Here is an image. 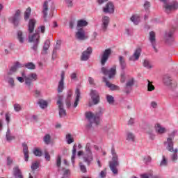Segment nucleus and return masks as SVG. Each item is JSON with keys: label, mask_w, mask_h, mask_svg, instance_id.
Wrapping results in <instances>:
<instances>
[{"label": "nucleus", "mask_w": 178, "mask_h": 178, "mask_svg": "<svg viewBox=\"0 0 178 178\" xmlns=\"http://www.w3.org/2000/svg\"><path fill=\"white\" fill-rule=\"evenodd\" d=\"M43 141L47 145L51 144V135L46 134L43 138Z\"/></svg>", "instance_id": "nucleus-40"}, {"label": "nucleus", "mask_w": 178, "mask_h": 178, "mask_svg": "<svg viewBox=\"0 0 178 178\" xmlns=\"http://www.w3.org/2000/svg\"><path fill=\"white\" fill-rule=\"evenodd\" d=\"M65 140L67 144H72V143H74V139L72 138V134H70L66 135Z\"/></svg>", "instance_id": "nucleus-45"}, {"label": "nucleus", "mask_w": 178, "mask_h": 178, "mask_svg": "<svg viewBox=\"0 0 178 178\" xmlns=\"http://www.w3.org/2000/svg\"><path fill=\"white\" fill-rule=\"evenodd\" d=\"M58 111L60 118H65V116H66V110L63 108V105L58 106Z\"/></svg>", "instance_id": "nucleus-35"}, {"label": "nucleus", "mask_w": 178, "mask_h": 178, "mask_svg": "<svg viewBox=\"0 0 178 178\" xmlns=\"http://www.w3.org/2000/svg\"><path fill=\"white\" fill-rule=\"evenodd\" d=\"M134 86V79L131 78V79H129L125 86V92L127 94H129L130 91H131V87Z\"/></svg>", "instance_id": "nucleus-19"}, {"label": "nucleus", "mask_w": 178, "mask_h": 178, "mask_svg": "<svg viewBox=\"0 0 178 178\" xmlns=\"http://www.w3.org/2000/svg\"><path fill=\"white\" fill-rule=\"evenodd\" d=\"M71 80H76L77 79V74L76 72H73L70 75Z\"/></svg>", "instance_id": "nucleus-61"}, {"label": "nucleus", "mask_w": 178, "mask_h": 178, "mask_svg": "<svg viewBox=\"0 0 178 178\" xmlns=\"http://www.w3.org/2000/svg\"><path fill=\"white\" fill-rule=\"evenodd\" d=\"M111 22V18L109 17L104 15L102 19V30L103 31H106L108 30V26H109V23Z\"/></svg>", "instance_id": "nucleus-16"}, {"label": "nucleus", "mask_w": 178, "mask_h": 178, "mask_svg": "<svg viewBox=\"0 0 178 178\" xmlns=\"http://www.w3.org/2000/svg\"><path fill=\"white\" fill-rule=\"evenodd\" d=\"M163 81L165 86L176 87V84L172 83V78L169 75H165Z\"/></svg>", "instance_id": "nucleus-25"}, {"label": "nucleus", "mask_w": 178, "mask_h": 178, "mask_svg": "<svg viewBox=\"0 0 178 178\" xmlns=\"http://www.w3.org/2000/svg\"><path fill=\"white\" fill-rule=\"evenodd\" d=\"M38 104L42 109H45V108L48 106V103L47 102V101H44L43 99L39 100Z\"/></svg>", "instance_id": "nucleus-36"}, {"label": "nucleus", "mask_w": 178, "mask_h": 178, "mask_svg": "<svg viewBox=\"0 0 178 178\" xmlns=\"http://www.w3.org/2000/svg\"><path fill=\"white\" fill-rule=\"evenodd\" d=\"M149 6H151V4L148 1H145L144 3V8L147 10L149 9Z\"/></svg>", "instance_id": "nucleus-62"}, {"label": "nucleus", "mask_w": 178, "mask_h": 178, "mask_svg": "<svg viewBox=\"0 0 178 178\" xmlns=\"http://www.w3.org/2000/svg\"><path fill=\"white\" fill-rule=\"evenodd\" d=\"M92 54V48L89 47L86 51H84L81 56V60L86 61L88 59H90V56Z\"/></svg>", "instance_id": "nucleus-15"}, {"label": "nucleus", "mask_w": 178, "mask_h": 178, "mask_svg": "<svg viewBox=\"0 0 178 178\" xmlns=\"http://www.w3.org/2000/svg\"><path fill=\"white\" fill-rule=\"evenodd\" d=\"M99 176H100V177H102V178H105V177H106V172H105V171H104V170L101 171V172H100V174H99Z\"/></svg>", "instance_id": "nucleus-64"}, {"label": "nucleus", "mask_w": 178, "mask_h": 178, "mask_svg": "<svg viewBox=\"0 0 178 178\" xmlns=\"http://www.w3.org/2000/svg\"><path fill=\"white\" fill-rule=\"evenodd\" d=\"M134 139H135L134 134H133V133L128 132L127 134V141H131V143H134Z\"/></svg>", "instance_id": "nucleus-43"}, {"label": "nucleus", "mask_w": 178, "mask_h": 178, "mask_svg": "<svg viewBox=\"0 0 178 178\" xmlns=\"http://www.w3.org/2000/svg\"><path fill=\"white\" fill-rule=\"evenodd\" d=\"M7 83L10 86V87H15V79L12 77L7 78Z\"/></svg>", "instance_id": "nucleus-51"}, {"label": "nucleus", "mask_w": 178, "mask_h": 178, "mask_svg": "<svg viewBox=\"0 0 178 178\" xmlns=\"http://www.w3.org/2000/svg\"><path fill=\"white\" fill-rule=\"evenodd\" d=\"M143 66L144 67H146V69H152L153 66L152 64H151V62L149 60H144L143 61Z\"/></svg>", "instance_id": "nucleus-39"}, {"label": "nucleus", "mask_w": 178, "mask_h": 178, "mask_svg": "<svg viewBox=\"0 0 178 178\" xmlns=\"http://www.w3.org/2000/svg\"><path fill=\"white\" fill-rule=\"evenodd\" d=\"M29 42H31V49L34 52H37L38 49V44H40V30L35 31V33L29 36Z\"/></svg>", "instance_id": "nucleus-5"}, {"label": "nucleus", "mask_w": 178, "mask_h": 178, "mask_svg": "<svg viewBox=\"0 0 178 178\" xmlns=\"http://www.w3.org/2000/svg\"><path fill=\"white\" fill-rule=\"evenodd\" d=\"M60 44L57 42L53 49V52H56V53L58 52V50L60 49Z\"/></svg>", "instance_id": "nucleus-58"}, {"label": "nucleus", "mask_w": 178, "mask_h": 178, "mask_svg": "<svg viewBox=\"0 0 178 178\" xmlns=\"http://www.w3.org/2000/svg\"><path fill=\"white\" fill-rule=\"evenodd\" d=\"M165 144H168L167 149L170 151V152H174L173 154L171 155V161L172 162H176L177 161V148L173 149V138H168L167 141L165 143Z\"/></svg>", "instance_id": "nucleus-7"}, {"label": "nucleus", "mask_w": 178, "mask_h": 178, "mask_svg": "<svg viewBox=\"0 0 178 178\" xmlns=\"http://www.w3.org/2000/svg\"><path fill=\"white\" fill-rule=\"evenodd\" d=\"M155 37H156L155 32L154 31L149 32V40L152 44V47L154 49L155 52H158V50L156 49V39Z\"/></svg>", "instance_id": "nucleus-18"}, {"label": "nucleus", "mask_w": 178, "mask_h": 178, "mask_svg": "<svg viewBox=\"0 0 178 178\" xmlns=\"http://www.w3.org/2000/svg\"><path fill=\"white\" fill-rule=\"evenodd\" d=\"M126 81V76L124 75V72L121 74V83H124Z\"/></svg>", "instance_id": "nucleus-63"}, {"label": "nucleus", "mask_w": 178, "mask_h": 178, "mask_svg": "<svg viewBox=\"0 0 178 178\" xmlns=\"http://www.w3.org/2000/svg\"><path fill=\"white\" fill-rule=\"evenodd\" d=\"M13 175L15 177L23 178V175H22V171L20 170V168H19V166H15L13 168Z\"/></svg>", "instance_id": "nucleus-30"}, {"label": "nucleus", "mask_w": 178, "mask_h": 178, "mask_svg": "<svg viewBox=\"0 0 178 178\" xmlns=\"http://www.w3.org/2000/svg\"><path fill=\"white\" fill-rule=\"evenodd\" d=\"M33 154L35 156H41L42 155V152L38 149H35L33 150Z\"/></svg>", "instance_id": "nucleus-54"}, {"label": "nucleus", "mask_w": 178, "mask_h": 178, "mask_svg": "<svg viewBox=\"0 0 178 178\" xmlns=\"http://www.w3.org/2000/svg\"><path fill=\"white\" fill-rule=\"evenodd\" d=\"M17 39L21 44H23V42H24V38H23V33L21 31H19L17 32Z\"/></svg>", "instance_id": "nucleus-44"}, {"label": "nucleus", "mask_w": 178, "mask_h": 178, "mask_svg": "<svg viewBox=\"0 0 178 178\" xmlns=\"http://www.w3.org/2000/svg\"><path fill=\"white\" fill-rule=\"evenodd\" d=\"M164 38L165 40L166 44H172V42L175 41V38H173V32L170 31L168 33H166Z\"/></svg>", "instance_id": "nucleus-24"}, {"label": "nucleus", "mask_w": 178, "mask_h": 178, "mask_svg": "<svg viewBox=\"0 0 178 178\" xmlns=\"http://www.w3.org/2000/svg\"><path fill=\"white\" fill-rule=\"evenodd\" d=\"M77 152V145H74L72 147V154L71 156V161L72 165H74V159H76V153Z\"/></svg>", "instance_id": "nucleus-34"}, {"label": "nucleus", "mask_w": 178, "mask_h": 178, "mask_svg": "<svg viewBox=\"0 0 178 178\" xmlns=\"http://www.w3.org/2000/svg\"><path fill=\"white\" fill-rule=\"evenodd\" d=\"M26 67V69H29L30 70H34L35 69V64L33 63H26L24 65Z\"/></svg>", "instance_id": "nucleus-42"}, {"label": "nucleus", "mask_w": 178, "mask_h": 178, "mask_svg": "<svg viewBox=\"0 0 178 178\" xmlns=\"http://www.w3.org/2000/svg\"><path fill=\"white\" fill-rule=\"evenodd\" d=\"M103 12L104 13H114L115 12V6L113 5V3L109 1L108 2L106 6L103 8Z\"/></svg>", "instance_id": "nucleus-14"}, {"label": "nucleus", "mask_w": 178, "mask_h": 178, "mask_svg": "<svg viewBox=\"0 0 178 178\" xmlns=\"http://www.w3.org/2000/svg\"><path fill=\"white\" fill-rule=\"evenodd\" d=\"M81 95V92H80V89L77 88L75 90V101L72 105L73 108H77V105H79V102H80V97Z\"/></svg>", "instance_id": "nucleus-23"}, {"label": "nucleus", "mask_w": 178, "mask_h": 178, "mask_svg": "<svg viewBox=\"0 0 178 178\" xmlns=\"http://www.w3.org/2000/svg\"><path fill=\"white\" fill-rule=\"evenodd\" d=\"M106 101L108 103L110 104V105H112L115 102V98L111 95H106Z\"/></svg>", "instance_id": "nucleus-46"}, {"label": "nucleus", "mask_w": 178, "mask_h": 178, "mask_svg": "<svg viewBox=\"0 0 178 178\" xmlns=\"http://www.w3.org/2000/svg\"><path fill=\"white\" fill-rule=\"evenodd\" d=\"M14 111H15V112H20V111H22V106H20L19 104H15Z\"/></svg>", "instance_id": "nucleus-53"}, {"label": "nucleus", "mask_w": 178, "mask_h": 178, "mask_svg": "<svg viewBox=\"0 0 178 178\" xmlns=\"http://www.w3.org/2000/svg\"><path fill=\"white\" fill-rule=\"evenodd\" d=\"M147 91H154V90H155V86L152 85V82L147 80Z\"/></svg>", "instance_id": "nucleus-48"}, {"label": "nucleus", "mask_w": 178, "mask_h": 178, "mask_svg": "<svg viewBox=\"0 0 178 178\" xmlns=\"http://www.w3.org/2000/svg\"><path fill=\"white\" fill-rule=\"evenodd\" d=\"M22 76L24 79V84L27 90H31L34 87L33 81H37L38 80V75L35 72H31L28 75H26V73L22 72Z\"/></svg>", "instance_id": "nucleus-2"}, {"label": "nucleus", "mask_w": 178, "mask_h": 178, "mask_svg": "<svg viewBox=\"0 0 178 178\" xmlns=\"http://www.w3.org/2000/svg\"><path fill=\"white\" fill-rule=\"evenodd\" d=\"M20 10H16L14 16L10 17L8 18V22L14 24L15 27H17L19 26V21L20 20Z\"/></svg>", "instance_id": "nucleus-11"}, {"label": "nucleus", "mask_w": 178, "mask_h": 178, "mask_svg": "<svg viewBox=\"0 0 178 178\" xmlns=\"http://www.w3.org/2000/svg\"><path fill=\"white\" fill-rule=\"evenodd\" d=\"M112 54V49H106L102 54L100 57V63L102 66H104L108 62V59H109V56Z\"/></svg>", "instance_id": "nucleus-9"}, {"label": "nucleus", "mask_w": 178, "mask_h": 178, "mask_svg": "<svg viewBox=\"0 0 178 178\" xmlns=\"http://www.w3.org/2000/svg\"><path fill=\"white\" fill-rule=\"evenodd\" d=\"M111 155L113 157L111 159V161H109V167L111 172L114 175H118V166H119V158L118 157L116 151L113 147L111 149Z\"/></svg>", "instance_id": "nucleus-3"}, {"label": "nucleus", "mask_w": 178, "mask_h": 178, "mask_svg": "<svg viewBox=\"0 0 178 178\" xmlns=\"http://www.w3.org/2000/svg\"><path fill=\"white\" fill-rule=\"evenodd\" d=\"M6 137L7 141H12V140H15V136L10 135V129L9 128L7 130Z\"/></svg>", "instance_id": "nucleus-41"}, {"label": "nucleus", "mask_w": 178, "mask_h": 178, "mask_svg": "<svg viewBox=\"0 0 178 178\" xmlns=\"http://www.w3.org/2000/svg\"><path fill=\"white\" fill-rule=\"evenodd\" d=\"M73 95V92L72 90H68L67 93V99L65 100V104L67 108H70L72 106V96Z\"/></svg>", "instance_id": "nucleus-27"}, {"label": "nucleus", "mask_w": 178, "mask_h": 178, "mask_svg": "<svg viewBox=\"0 0 178 178\" xmlns=\"http://www.w3.org/2000/svg\"><path fill=\"white\" fill-rule=\"evenodd\" d=\"M85 151L86 155L83 157V162H86L88 166H90L92 161H94V156H92V145L90 143H86Z\"/></svg>", "instance_id": "nucleus-4"}, {"label": "nucleus", "mask_w": 178, "mask_h": 178, "mask_svg": "<svg viewBox=\"0 0 178 178\" xmlns=\"http://www.w3.org/2000/svg\"><path fill=\"white\" fill-rule=\"evenodd\" d=\"M104 112H105V109L99 107L95 113L92 112L86 113V119H88L90 124L95 123V124H99V122H101V116L104 115Z\"/></svg>", "instance_id": "nucleus-1"}, {"label": "nucleus", "mask_w": 178, "mask_h": 178, "mask_svg": "<svg viewBox=\"0 0 178 178\" xmlns=\"http://www.w3.org/2000/svg\"><path fill=\"white\" fill-rule=\"evenodd\" d=\"M31 15V8H28L25 13H24V20H29V19H30V16Z\"/></svg>", "instance_id": "nucleus-37"}, {"label": "nucleus", "mask_w": 178, "mask_h": 178, "mask_svg": "<svg viewBox=\"0 0 178 178\" xmlns=\"http://www.w3.org/2000/svg\"><path fill=\"white\" fill-rule=\"evenodd\" d=\"M75 38L79 41H85L88 39V35L86 34V31L83 28H76Z\"/></svg>", "instance_id": "nucleus-10"}, {"label": "nucleus", "mask_w": 178, "mask_h": 178, "mask_svg": "<svg viewBox=\"0 0 178 178\" xmlns=\"http://www.w3.org/2000/svg\"><path fill=\"white\" fill-rule=\"evenodd\" d=\"M161 2H163L164 4L163 6V9L165 13H172V12H175V10H178V2L173 1L172 3H168L166 0H160Z\"/></svg>", "instance_id": "nucleus-6"}, {"label": "nucleus", "mask_w": 178, "mask_h": 178, "mask_svg": "<svg viewBox=\"0 0 178 178\" xmlns=\"http://www.w3.org/2000/svg\"><path fill=\"white\" fill-rule=\"evenodd\" d=\"M51 44V42L49 40H47L44 42V44L43 46V51H42V55H47L48 49H49V45Z\"/></svg>", "instance_id": "nucleus-32"}, {"label": "nucleus", "mask_w": 178, "mask_h": 178, "mask_svg": "<svg viewBox=\"0 0 178 178\" xmlns=\"http://www.w3.org/2000/svg\"><path fill=\"white\" fill-rule=\"evenodd\" d=\"M104 81H105L106 86L112 91H115V90H118V88H119L118 86H115L113 83H111L109 81H108V80H106V78H104Z\"/></svg>", "instance_id": "nucleus-31"}, {"label": "nucleus", "mask_w": 178, "mask_h": 178, "mask_svg": "<svg viewBox=\"0 0 178 178\" xmlns=\"http://www.w3.org/2000/svg\"><path fill=\"white\" fill-rule=\"evenodd\" d=\"M20 67H23V65L19 62H16L15 65L10 67L8 74L12 75L13 73H16V72H17V69H20Z\"/></svg>", "instance_id": "nucleus-20"}, {"label": "nucleus", "mask_w": 178, "mask_h": 178, "mask_svg": "<svg viewBox=\"0 0 178 178\" xmlns=\"http://www.w3.org/2000/svg\"><path fill=\"white\" fill-rule=\"evenodd\" d=\"M31 168V170L34 172V170H37V169L40 168V163H38V162L37 161H35L34 163H32Z\"/></svg>", "instance_id": "nucleus-49"}, {"label": "nucleus", "mask_w": 178, "mask_h": 178, "mask_svg": "<svg viewBox=\"0 0 178 178\" xmlns=\"http://www.w3.org/2000/svg\"><path fill=\"white\" fill-rule=\"evenodd\" d=\"M140 55H141V49L138 48L134 53V55L129 57V60H132V62H135V60H138L140 58Z\"/></svg>", "instance_id": "nucleus-21"}, {"label": "nucleus", "mask_w": 178, "mask_h": 178, "mask_svg": "<svg viewBox=\"0 0 178 178\" xmlns=\"http://www.w3.org/2000/svg\"><path fill=\"white\" fill-rule=\"evenodd\" d=\"M118 62L122 70H124L127 67V64L126 63V58L122 56H118Z\"/></svg>", "instance_id": "nucleus-26"}, {"label": "nucleus", "mask_w": 178, "mask_h": 178, "mask_svg": "<svg viewBox=\"0 0 178 178\" xmlns=\"http://www.w3.org/2000/svg\"><path fill=\"white\" fill-rule=\"evenodd\" d=\"M160 166H168V159H166V157L165 156H162V160L161 161Z\"/></svg>", "instance_id": "nucleus-47"}, {"label": "nucleus", "mask_w": 178, "mask_h": 178, "mask_svg": "<svg viewBox=\"0 0 178 178\" xmlns=\"http://www.w3.org/2000/svg\"><path fill=\"white\" fill-rule=\"evenodd\" d=\"M62 101H63V96L62 95H58V99L57 101V105L58 106H63V103H62Z\"/></svg>", "instance_id": "nucleus-55"}, {"label": "nucleus", "mask_w": 178, "mask_h": 178, "mask_svg": "<svg viewBox=\"0 0 178 178\" xmlns=\"http://www.w3.org/2000/svg\"><path fill=\"white\" fill-rule=\"evenodd\" d=\"M65 2V5L67 8H72L73 7V0H64Z\"/></svg>", "instance_id": "nucleus-52"}, {"label": "nucleus", "mask_w": 178, "mask_h": 178, "mask_svg": "<svg viewBox=\"0 0 178 178\" xmlns=\"http://www.w3.org/2000/svg\"><path fill=\"white\" fill-rule=\"evenodd\" d=\"M35 19H31L29 22L28 24V31L29 33H31L34 31V27H35Z\"/></svg>", "instance_id": "nucleus-28"}, {"label": "nucleus", "mask_w": 178, "mask_h": 178, "mask_svg": "<svg viewBox=\"0 0 178 178\" xmlns=\"http://www.w3.org/2000/svg\"><path fill=\"white\" fill-rule=\"evenodd\" d=\"M131 22H132L136 25L138 24V23H140V16H138V15H133L131 17Z\"/></svg>", "instance_id": "nucleus-38"}, {"label": "nucleus", "mask_w": 178, "mask_h": 178, "mask_svg": "<svg viewBox=\"0 0 178 178\" xmlns=\"http://www.w3.org/2000/svg\"><path fill=\"white\" fill-rule=\"evenodd\" d=\"M49 1H45L42 5V13L43 14V18L44 19V22H48L47 17L48 16V10H49Z\"/></svg>", "instance_id": "nucleus-17"}, {"label": "nucleus", "mask_w": 178, "mask_h": 178, "mask_svg": "<svg viewBox=\"0 0 178 178\" xmlns=\"http://www.w3.org/2000/svg\"><path fill=\"white\" fill-rule=\"evenodd\" d=\"M81 171L83 172V173H86L87 172V168H86V165H83V163H79Z\"/></svg>", "instance_id": "nucleus-56"}, {"label": "nucleus", "mask_w": 178, "mask_h": 178, "mask_svg": "<svg viewBox=\"0 0 178 178\" xmlns=\"http://www.w3.org/2000/svg\"><path fill=\"white\" fill-rule=\"evenodd\" d=\"M22 147H23V153H24V160L26 162H28L29 161V147H27L26 143H23Z\"/></svg>", "instance_id": "nucleus-29"}, {"label": "nucleus", "mask_w": 178, "mask_h": 178, "mask_svg": "<svg viewBox=\"0 0 178 178\" xmlns=\"http://www.w3.org/2000/svg\"><path fill=\"white\" fill-rule=\"evenodd\" d=\"M44 158L47 161H51V156L49 155V153H48V152H44Z\"/></svg>", "instance_id": "nucleus-60"}, {"label": "nucleus", "mask_w": 178, "mask_h": 178, "mask_svg": "<svg viewBox=\"0 0 178 178\" xmlns=\"http://www.w3.org/2000/svg\"><path fill=\"white\" fill-rule=\"evenodd\" d=\"M155 131L157 133V134H165L166 133L167 130L166 128L163 127L161 124L157 123L154 126Z\"/></svg>", "instance_id": "nucleus-22"}, {"label": "nucleus", "mask_w": 178, "mask_h": 178, "mask_svg": "<svg viewBox=\"0 0 178 178\" xmlns=\"http://www.w3.org/2000/svg\"><path fill=\"white\" fill-rule=\"evenodd\" d=\"M65 90V71L60 74V80L58 81V92H62Z\"/></svg>", "instance_id": "nucleus-12"}, {"label": "nucleus", "mask_w": 178, "mask_h": 178, "mask_svg": "<svg viewBox=\"0 0 178 178\" xmlns=\"http://www.w3.org/2000/svg\"><path fill=\"white\" fill-rule=\"evenodd\" d=\"M56 165L57 168H59L60 165H62V156L60 155H58L56 159Z\"/></svg>", "instance_id": "nucleus-50"}, {"label": "nucleus", "mask_w": 178, "mask_h": 178, "mask_svg": "<svg viewBox=\"0 0 178 178\" xmlns=\"http://www.w3.org/2000/svg\"><path fill=\"white\" fill-rule=\"evenodd\" d=\"M101 72L104 76H108V79H113L116 75V65H113L110 70H108V67H102Z\"/></svg>", "instance_id": "nucleus-8"}, {"label": "nucleus", "mask_w": 178, "mask_h": 178, "mask_svg": "<svg viewBox=\"0 0 178 178\" xmlns=\"http://www.w3.org/2000/svg\"><path fill=\"white\" fill-rule=\"evenodd\" d=\"M150 106L154 109H156V108H158V103H156V102H152L150 103Z\"/></svg>", "instance_id": "nucleus-59"}, {"label": "nucleus", "mask_w": 178, "mask_h": 178, "mask_svg": "<svg viewBox=\"0 0 178 178\" xmlns=\"http://www.w3.org/2000/svg\"><path fill=\"white\" fill-rule=\"evenodd\" d=\"M88 26V22L84 19H80L77 21L76 29H81V27H87Z\"/></svg>", "instance_id": "nucleus-33"}, {"label": "nucleus", "mask_w": 178, "mask_h": 178, "mask_svg": "<svg viewBox=\"0 0 178 178\" xmlns=\"http://www.w3.org/2000/svg\"><path fill=\"white\" fill-rule=\"evenodd\" d=\"M143 161H144L145 163H149L151 162V161H152V159L149 156H146L144 157Z\"/></svg>", "instance_id": "nucleus-57"}, {"label": "nucleus", "mask_w": 178, "mask_h": 178, "mask_svg": "<svg viewBox=\"0 0 178 178\" xmlns=\"http://www.w3.org/2000/svg\"><path fill=\"white\" fill-rule=\"evenodd\" d=\"M90 97L94 105L99 104V93L97 90H92L90 91Z\"/></svg>", "instance_id": "nucleus-13"}]
</instances>
